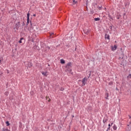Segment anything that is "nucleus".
I'll list each match as a JSON object with an SVG mask.
<instances>
[{
	"label": "nucleus",
	"instance_id": "ddd939ff",
	"mask_svg": "<svg viewBox=\"0 0 131 131\" xmlns=\"http://www.w3.org/2000/svg\"><path fill=\"white\" fill-rule=\"evenodd\" d=\"M114 130H116L117 129V127L116 125H114L113 127Z\"/></svg>",
	"mask_w": 131,
	"mask_h": 131
},
{
	"label": "nucleus",
	"instance_id": "bb28decb",
	"mask_svg": "<svg viewBox=\"0 0 131 131\" xmlns=\"http://www.w3.org/2000/svg\"><path fill=\"white\" fill-rule=\"evenodd\" d=\"M113 84V83H112V82H110V83H109V85H111V84Z\"/></svg>",
	"mask_w": 131,
	"mask_h": 131
},
{
	"label": "nucleus",
	"instance_id": "aec40b11",
	"mask_svg": "<svg viewBox=\"0 0 131 131\" xmlns=\"http://www.w3.org/2000/svg\"><path fill=\"white\" fill-rule=\"evenodd\" d=\"M31 67H32L31 64L30 63H28V67H29V68H31Z\"/></svg>",
	"mask_w": 131,
	"mask_h": 131
},
{
	"label": "nucleus",
	"instance_id": "cd10ccee",
	"mask_svg": "<svg viewBox=\"0 0 131 131\" xmlns=\"http://www.w3.org/2000/svg\"><path fill=\"white\" fill-rule=\"evenodd\" d=\"M111 126H112V125H111V124H108V126L110 127Z\"/></svg>",
	"mask_w": 131,
	"mask_h": 131
},
{
	"label": "nucleus",
	"instance_id": "f8f14e48",
	"mask_svg": "<svg viewBox=\"0 0 131 131\" xmlns=\"http://www.w3.org/2000/svg\"><path fill=\"white\" fill-rule=\"evenodd\" d=\"M95 21H99L100 20V18L99 17H97L94 18Z\"/></svg>",
	"mask_w": 131,
	"mask_h": 131
},
{
	"label": "nucleus",
	"instance_id": "473e14b6",
	"mask_svg": "<svg viewBox=\"0 0 131 131\" xmlns=\"http://www.w3.org/2000/svg\"><path fill=\"white\" fill-rule=\"evenodd\" d=\"M115 42H117V41H115Z\"/></svg>",
	"mask_w": 131,
	"mask_h": 131
},
{
	"label": "nucleus",
	"instance_id": "f257e3e1",
	"mask_svg": "<svg viewBox=\"0 0 131 131\" xmlns=\"http://www.w3.org/2000/svg\"><path fill=\"white\" fill-rule=\"evenodd\" d=\"M71 67H72V63L71 62H69L67 64L66 68L67 69V71L71 72L72 71V70L71 69Z\"/></svg>",
	"mask_w": 131,
	"mask_h": 131
},
{
	"label": "nucleus",
	"instance_id": "f03ea898",
	"mask_svg": "<svg viewBox=\"0 0 131 131\" xmlns=\"http://www.w3.org/2000/svg\"><path fill=\"white\" fill-rule=\"evenodd\" d=\"M126 130L127 131H131V121L128 123Z\"/></svg>",
	"mask_w": 131,
	"mask_h": 131
},
{
	"label": "nucleus",
	"instance_id": "423d86ee",
	"mask_svg": "<svg viewBox=\"0 0 131 131\" xmlns=\"http://www.w3.org/2000/svg\"><path fill=\"white\" fill-rule=\"evenodd\" d=\"M41 74H42L44 76H46V77H47V76L49 75L48 73L47 72H41Z\"/></svg>",
	"mask_w": 131,
	"mask_h": 131
},
{
	"label": "nucleus",
	"instance_id": "0eeeda50",
	"mask_svg": "<svg viewBox=\"0 0 131 131\" xmlns=\"http://www.w3.org/2000/svg\"><path fill=\"white\" fill-rule=\"evenodd\" d=\"M105 39H107L108 40H110V35H108L107 34H106L105 36Z\"/></svg>",
	"mask_w": 131,
	"mask_h": 131
},
{
	"label": "nucleus",
	"instance_id": "9b49d317",
	"mask_svg": "<svg viewBox=\"0 0 131 131\" xmlns=\"http://www.w3.org/2000/svg\"><path fill=\"white\" fill-rule=\"evenodd\" d=\"M53 35H54L53 33H51L50 34V38H52L53 37Z\"/></svg>",
	"mask_w": 131,
	"mask_h": 131
},
{
	"label": "nucleus",
	"instance_id": "b1692460",
	"mask_svg": "<svg viewBox=\"0 0 131 131\" xmlns=\"http://www.w3.org/2000/svg\"><path fill=\"white\" fill-rule=\"evenodd\" d=\"M7 73L8 74L10 73V71H9V70H7Z\"/></svg>",
	"mask_w": 131,
	"mask_h": 131
},
{
	"label": "nucleus",
	"instance_id": "7ed1b4c3",
	"mask_svg": "<svg viewBox=\"0 0 131 131\" xmlns=\"http://www.w3.org/2000/svg\"><path fill=\"white\" fill-rule=\"evenodd\" d=\"M87 82V78H84L83 80L82 81V86H84L85 85L86 83Z\"/></svg>",
	"mask_w": 131,
	"mask_h": 131
},
{
	"label": "nucleus",
	"instance_id": "2eb2a0df",
	"mask_svg": "<svg viewBox=\"0 0 131 131\" xmlns=\"http://www.w3.org/2000/svg\"><path fill=\"white\" fill-rule=\"evenodd\" d=\"M50 49V47L49 46H46L45 51L49 50Z\"/></svg>",
	"mask_w": 131,
	"mask_h": 131
},
{
	"label": "nucleus",
	"instance_id": "f3484780",
	"mask_svg": "<svg viewBox=\"0 0 131 131\" xmlns=\"http://www.w3.org/2000/svg\"><path fill=\"white\" fill-rule=\"evenodd\" d=\"M127 78L128 80L131 79V74H129L128 77Z\"/></svg>",
	"mask_w": 131,
	"mask_h": 131
},
{
	"label": "nucleus",
	"instance_id": "412c9836",
	"mask_svg": "<svg viewBox=\"0 0 131 131\" xmlns=\"http://www.w3.org/2000/svg\"><path fill=\"white\" fill-rule=\"evenodd\" d=\"M8 130V128H3L2 131H7Z\"/></svg>",
	"mask_w": 131,
	"mask_h": 131
},
{
	"label": "nucleus",
	"instance_id": "7c9ffc66",
	"mask_svg": "<svg viewBox=\"0 0 131 131\" xmlns=\"http://www.w3.org/2000/svg\"><path fill=\"white\" fill-rule=\"evenodd\" d=\"M1 62H2V60H1V59H0V63H1Z\"/></svg>",
	"mask_w": 131,
	"mask_h": 131
},
{
	"label": "nucleus",
	"instance_id": "4be33fe9",
	"mask_svg": "<svg viewBox=\"0 0 131 131\" xmlns=\"http://www.w3.org/2000/svg\"><path fill=\"white\" fill-rule=\"evenodd\" d=\"M64 88H61L60 90L61 91H64Z\"/></svg>",
	"mask_w": 131,
	"mask_h": 131
},
{
	"label": "nucleus",
	"instance_id": "c85d7f7f",
	"mask_svg": "<svg viewBox=\"0 0 131 131\" xmlns=\"http://www.w3.org/2000/svg\"><path fill=\"white\" fill-rule=\"evenodd\" d=\"M113 124V122L111 123V126Z\"/></svg>",
	"mask_w": 131,
	"mask_h": 131
},
{
	"label": "nucleus",
	"instance_id": "39448f33",
	"mask_svg": "<svg viewBox=\"0 0 131 131\" xmlns=\"http://www.w3.org/2000/svg\"><path fill=\"white\" fill-rule=\"evenodd\" d=\"M27 25L29 23V17H30V14L29 12H28L27 14Z\"/></svg>",
	"mask_w": 131,
	"mask_h": 131
},
{
	"label": "nucleus",
	"instance_id": "6ab92c4d",
	"mask_svg": "<svg viewBox=\"0 0 131 131\" xmlns=\"http://www.w3.org/2000/svg\"><path fill=\"white\" fill-rule=\"evenodd\" d=\"M47 100H48V102H50L51 101V100L50 99V98H49V97L47 96L46 97Z\"/></svg>",
	"mask_w": 131,
	"mask_h": 131
},
{
	"label": "nucleus",
	"instance_id": "a878e982",
	"mask_svg": "<svg viewBox=\"0 0 131 131\" xmlns=\"http://www.w3.org/2000/svg\"><path fill=\"white\" fill-rule=\"evenodd\" d=\"M33 16H34V17H35V16H36V14H33Z\"/></svg>",
	"mask_w": 131,
	"mask_h": 131
},
{
	"label": "nucleus",
	"instance_id": "20e7f679",
	"mask_svg": "<svg viewBox=\"0 0 131 131\" xmlns=\"http://www.w3.org/2000/svg\"><path fill=\"white\" fill-rule=\"evenodd\" d=\"M117 46L114 45V46H111V49L113 51H115L117 49Z\"/></svg>",
	"mask_w": 131,
	"mask_h": 131
},
{
	"label": "nucleus",
	"instance_id": "4468645a",
	"mask_svg": "<svg viewBox=\"0 0 131 131\" xmlns=\"http://www.w3.org/2000/svg\"><path fill=\"white\" fill-rule=\"evenodd\" d=\"M77 3V1H75V0H73V5H75Z\"/></svg>",
	"mask_w": 131,
	"mask_h": 131
},
{
	"label": "nucleus",
	"instance_id": "2f4dec72",
	"mask_svg": "<svg viewBox=\"0 0 131 131\" xmlns=\"http://www.w3.org/2000/svg\"><path fill=\"white\" fill-rule=\"evenodd\" d=\"M110 129V127H109L108 128V129Z\"/></svg>",
	"mask_w": 131,
	"mask_h": 131
},
{
	"label": "nucleus",
	"instance_id": "a211bd4d",
	"mask_svg": "<svg viewBox=\"0 0 131 131\" xmlns=\"http://www.w3.org/2000/svg\"><path fill=\"white\" fill-rule=\"evenodd\" d=\"M5 95H6V96H8L9 95V92L7 91L5 93Z\"/></svg>",
	"mask_w": 131,
	"mask_h": 131
},
{
	"label": "nucleus",
	"instance_id": "dca6fc26",
	"mask_svg": "<svg viewBox=\"0 0 131 131\" xmlns=\"http://www.w3.org/2000/svg\"><path fill=\"white\" fill-rule=\"evenodd\" d=\"M6 124L7 126H9L10 125V123L9 122V121H7L6 122Z\"/></svg>",
	"mask_w": 131,
	"mask_h": 131
},
{
	"label": "nucleus",
	"instance_id": "5701e85b",
	"mask_svg": "<svg viewBox=\"0 0 131 131\" xmlns=\"http://www.w3.org/2000/svg\"><path fill=\"white\" fill-rule=\"evenodd\" d=\"M30 25H31V28L32 26V24L31 21H30Z\"/></svg>",
	"mask_w": 131,
	"mask_h": 131
},
{
	"label": "nucleus",
	"instance_id": "1a4fd4ad",
	"mask_svg": "<svg viewBox=\"0 0 131 131\" xmlns=\"http://www.w3.org/2000/svg\"><path fill=\"white\" fill-rule=\"evenodd\" d=\"M23 40H24V38H20L19 41H18V42H19V43H22V41H23Z\"/></svg>",
	"mask_w": 131,
	"mask_h": 131
},
{
	"label": "nucleus",
	"instance_id": "6e6552de",
	"mask_svg": "<svg viewBox=\"0 0 131 131\" xmlns=\"http://www.w3.org/2000/svg\"><path fill=\"white\" fill-rule=\"evenodd\" d=\"M105 99H108V94L107 93H105Z\"/></svg>",
	"mask_w": 131,
	"mask_h": 131
},
{
	"label": "nucleus",
	"instance_id": "9d476101",
	"mask_svg": "<svg viewBox=\"0 0 131 131\" xmlns=\"http://www.w3.org/2000/svg\"><path fill=\"white\" fill-rule=\"evenodd\" d=\"M60 63L61 64H64L65 63V60H64V59H60Z\"/></svg>",
	"mask_w": 131,
	"mask_h": 131
},
{
	"label": "nucleus",
	"instance_id": "393cba45",
	"mask_svg": "<svg viewBox=\"0 0 131 131\" xmlns=\"http://www.w3.org/2000/svg\"><path fill=\"white\" fill-rule=\"evenodd\" d=\"M3 74H4V73H3V72H1V73H0V77H1V75H3Z\"/></svg>",
	"mask_w": 131,
	"mask_h": 131
},
{
	"label": "nucleus",
	"instance_id": "c756f323",
	"mask_svg": "<svg viewBox=\"0 0 131 131\" xmlns=\"http://www.w3.org/2000/svg\"><path fill=\"white\" fill-rule=\"evenodd\" d=\"M7 131H10V130H9L8 129H7Z\"/></svg>",
	"mask_w": 131,
	"mask_h": 131
}]
</instances>
